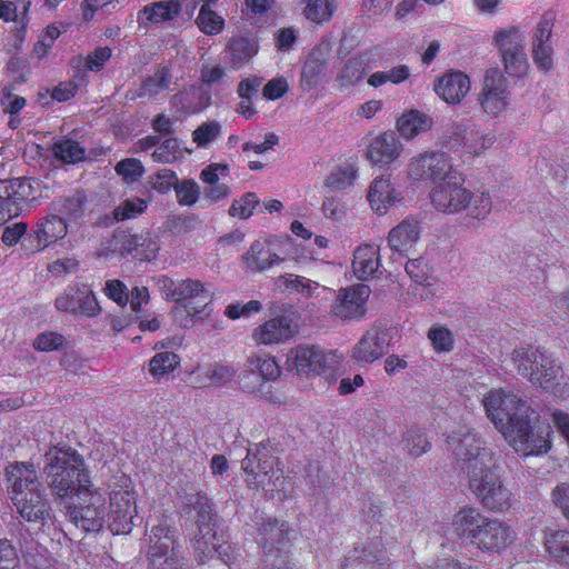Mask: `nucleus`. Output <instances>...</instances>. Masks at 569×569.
<instances>
[{"label":"nucleus","instance_id":"1","mask_svg":"<svg viewBox=\"0 0 569 569\" xmlns=\"http://www.w3.org/2000/svg\"><path fill=\"white\" fill-rule=\"evenodd\" d=\"M482 405L487 417L509 445L523 456H540L551 448L552 428L536 409L520 397L503 389H490Z\"/></svg>","mask_w":569,"mask_h":569},{"label":"nucleus","instance_id":"2","mask_svg":"<svg viewBox=\"0 0 569 569\" xmlns=\"http://www.w3.org/2000/svg\"><path fill=\"white\" fill-rule=\"evenodd\" d=\"M447 443L456 459L462 461L461 468L467 470L469 488L476 493L482 507L493 511L509 509L512 493L502 485L500 476L492 470L495 459L482 447L480 438L468 431L462 438L448 436Z\"/></svg>","mask_w":569,"mask_h":569},{"label":"nucleus","instance_id":"3","mask_svg":"<svg viewBox=\"0 0 569 569\" xmlns=\"http://www.w3.org/2000/svg\"><path fill=\"white\" fill-rule=\"evenodd\" d=\"M8 498L24 522L43 528L51 522L52 508L41 477L29 461H12L4 469Z\"/></svg>","mask_w":569,"mask_h":569},{"label":"nucleus","instance_id":"4","mask_svg":"<svg viewBox=\"0 0 569 569\" xmlns=\"http://www.w3.org/2000/svg\"><path fill=\"white\" fill-rule=\"evenodd\" d=\"M180 515L184 519L192 520L197 527L192 547L199 563H206L214 556H218L220 561L228 566L236 561L232 546L216 530L217 513L207 492L202 490L188 491L182 497Z\"/></svg>","mask_w":569,"mask_h":569},{"label":"nucleus","instance_id":"5","mask_svg":"<svg viewBox=\"0 0 569 569\" xmlns=\"http://www.w3.org/2000/svg\"><path fill=\"white\" fill-rule=\"evenodd\" d=\"M451 526L458 537L483 552H501L517 539L515 529L497 518L485 516L477 508L465 506L456 511Z\"/></svg>","mask_w":569,"mask_h":569},{"label":"nucleus","instance_id":"6","mask_svg":"<svg viewBox=\"0 0 569 569\" xmlns=\"http://www.w3.org/2000/svg\"><path fill=\"white\" fill-rule=\"evenodd\" d=\"M46 462L47 483L56 498H72L90 489L84 459L71 447L53 446L46 453Z\"/></svg>","mask_w":569,"mask_h":569},{"label":"nucleus","instance_id":"7","mask_svg":"<svg viewBox=\"0 0 569 569\" xmlns=\"http://www.w3.org/2000/svg\"><path fill=\"white\" fill-rule=\"evenodd\" d=\"M279 458L269 450V441L254 445L242 460V469L250 489L263 488L270 496L284 500L295 489L290 477L284 476Z\"/></svg>","mask_w":569,"mask_h":569},{"label":"nucleus","instance_id":"8","mask_svg":"<svg viewBox=\"0 0 569 569\" xmlns=\"http://www.w3.org/2000/svg\"><path fill=\"white\" fill-rule=\"evenodd\" d=\"M430 201L437 211L443 213H458L468 209L472 219H485L491 210V199L482 192L473 196L465 187V177L461 172L449 176L443 182L433 184L430 191Z\"/></svg>","mask_w":569,"mask_h":569},{"label":"nucleus","instance_id":"9","mask_svg":"<svg viewBox=\"0 0 569 569\" xmlns=\"http://www.w3.org/2000/svg\"><path fill=\"white\" fill-rule=\"evenodd\" d=\"M518 371L540 389L550 391L561 398L569 390V383L563 381L562 368L551 355L540 348H521L513 352Z\"/></svg>","mask_w":569,"mask_h":569},{"label":"nucleus","instance_id":"10","mask_svg":"<svg viewBox=\"0 0 569 569\" xmlns=\"http://www.w3.org/2000/svg\"><path fill=\"white\" fill-rule=\"evenodd\" d=\"M137 491L132 478L126 473L111 476L108 483L107 528L113 535H128L138 516Z\"/></svg>","mask_w":569,"mask_h":569},{"label":"nucleus","instance_id":"11","mask_svg":"<svg viewBox=\"0 0 569 569\" xmlns=\"http://www.w3.org/2000/svg\"><path fill=\"white\" fill-rule=\"evenodd\" d=\"M360 522L365 533L383 532V525L380 521L381 508L372 497L361 500ZM390 560L383 553L381 536L373 537L371 542L362 547L361 555L358 556V566L362 569H389Z\"/></svg>","mask_w":569,"mask_h":569},{"label":"nucleus","instance_id":"12","mask_svg":"<svg viewBox=\"0 0 569 569\" xmlns=\"http://www.w3.org/2000/svg\"><path fill=\"white\" fill-rule=\"evenodd\" d=\"M258 543L271 562V569H296L289 560L288 553L291 542L289 528L277 519L261 525L258 531Z\"/></svg>","mask_w":569,"mask_h":569},{"label":"nucleus","instance_id":"13","mask_svg":"<svg viewBox=\"0 0 569 569\" xmlns=\"http://www.w3.org/2000/svg\"><path fill=\"white\" fill-rule=\"evenodd\" d=\"M79 503L67 508L69 520L87 532H98L107 525L104 497L101 491L88 489L78 495Z\"/></svg>","mask_w":569,"mask_h":569},{"label":"nucleus","instance_id":"14","mask_svg":"<svg viewBox=\"0 0 569 569\" xmlns=\"http://www.w3.org/2000/svg\"><path fill=\"white\" fill-rule=\"evenodd\" d=\"M280 376L281 367L273 356H250L238 383L241 390L268 399L270 390H264L266 385L277 381Z\"/></svg>","mask_w":569,"mask_h":569},{"label":"nucleus","instance_id":"15","mask_svg":"<svg viewBox=\"0 0 569 569\" xmlns=\"http://www.w3.org/2000/svg\"><path fill=\"white\" fill-rule=\"evenodd\" d=\"M336 353L323 352L313 345H299L290 349L287 356V367L299 375H332L336 367Z\"/></svg>","mask_w":569,"mask_h":569},{"label":"nucleus","instance_id":"16","mask_svg":"<svg viewBox=\"0 0 569 569\" xmlns=\"http://www.w3.org/2000/svg\"><path fill=\"white\" fill-rule=\"evenodd\" d=\"M452 168L449 156L443 151H426L412 158L408 166V174L413 181L431 180L436 186L459 173Z\"/></svg>","mask_w":569,"mask_h":569},{"label":"nucleus","instance_id":"17","mask_svg":"<svg viewBox=\"0 0 569 569\" xmlns=\"http://www.w3.org/2000/svg\"><path fill=\"white\" fill-rule=\"evenodd\" d=\"M495 44L501 53L508 76L520 78L526 74L528 61L523 52V39L518 28L511 27L495 33Z\"/></svg>","mask_w":569,"mask_h":569},{"label":"nucleus","instance_id":"18","mask_svg":"<svg viewBox=\"0 0 569 569\" xmlns=\"http://www.w3.org/2000/svg\"><path fill=\"white\" fill-rule=\"evenodd\" d=\"M54 307L59 311L83 318H96L102 311L94 291L84 283H76L67 287L64 291L56 298Z\"/></svg>","mask_w":569,"mask_h":569},{"label":"nucleus","instance_id":"19","mask_svg":"<svg viewBox=\"0 0 569 569\" xmlns=\"http://www.w3.org/2000/svg\"><path fill=\"white\" fill-rule=\"evenodd\" d=\"M173 552H181L177 528L168 515H161L147 536V561L170 557Z\"/></svg>","mask_w":569,"mask_h":569},{"label":"nucleus","instance_id":"20","mask_svg":"<svg viewBox=\"0 0 569 569\" xmlns=\"http://www.w3.org/2000/svg\"><path fill=\"white\" fill-rule=\"evenodd\" d=\"M33 199L28 179L0 180V213L6 217V221L16 217L20 207Z\"/></svg>","mask_w":569,"mask_h":569},{"label":"nucleus","instance_id":"21","mask_svg":"<svg viewBox=\"0 0 569 569\" xmlns=\"http://www.w3.org/2000/svg\"><path fill=\"white\" fill-rule=\"evenodd\" d=\"M480 103L483 111L493 117L500 114L506 109L508 91L506 81L498 69H488L486 71Z\"/></svg>","mask_w":569,"mask_h":569},{"label":"nucleus","instance_id":"22","mask_svg":"<svg viewBox=\"0 0 569 569\" xmlns=\"http://www.w3.org/2000/svg\"><path fill=\"white\" fill-rule=\"evenodd\" d=\"M553 21L555 16L551 12L545 13L540 18L533 36V61L537 68L543 72H547L553 66V49L550 41Z\"/></svg>","mask_w":569,"mask_h":569},{"label":"nucleus","instance_id":"23","mask_svg":"<svg viewBox=\"0 0 569 569\" xmlns=\"http://www.w3.org/2000/svg\"><path fill=\"white\" fill-rule=\"evenodd\" d=\"M469 77L460 70H448L433 82V91L449 104H459L470 91Z\"/></svg>","mask_w":569,"mask_h":569},{"label":"nucleus","instance_id":"24","mask_svg":"<svg viewBox=\"0 0 569 569\" xmlns=\"http://www.w3.org/2000/svg\"><path fill=\"white\" fill-rule=\"evenodd\" d=\"M183 0H159L143 6L137 13L140 28L162 26L181 14Z\"/></svg>","mask_w":569,"mask_h":569},{"label":"nucleus","instance_id":"25","mask_svg":"<svg viewBox=\"0 0 569 569\" xmlns=\"http://www.w3.org/2000/svg\"><path fill=\"white\" fill-rule=\"evenodd\" d=\"M295 337L292 320L286 315L270 318L252 330L251 339L258 345H277Z\"/></svg>","mask_w":569,"mask_h":569},{"label":"nucleus","instance_id":"26","mask_svg":"<svg viewBox=\"0 0 569 569\" xmlns=\"http://www.w3.org/2000/svg\"><path fill=\"white\" fill-rule=\"evenodd\" d=\"M403 150L395 132L378 134L370 143L367 156L371 163L385 167L392 163Z\"/></svg>","mask_w":569,"mask_h":569},{"label":"nucleus","instance_id":"27","mask_svg":"<svg viewBox=\"0 0 569 569\" xmlns=\"http://www.w3.org/2000/svg\"><path fill=\"white\" fill-rule=\"evenodd\" d=\"M420 234L418 221L415 218H406L390 230L388 244L393 252L408 256Z\"/></svg>","mask_w":569,"mask_h":569},{"label":"nucleus","instance_id":"28","mask_svg":"<svg viewBox=\"0 0 569 569\" xmlns=\"http://www.w3.org/2000/svg\"><path fill=\"white\" fill-rule=\"evenodd\" d=\"M389 335L388 331L373 327L358 341V359L372 362L382 357L388 351Z\"/></svg>","mask_w":569,"mask_h":569},{"label":"nucleus","instance_id":"29","mask_svg":"<svg viewBox=\"0 0 569 569\" xmlns=\"http://www.w3.org/2000/svg\"><path fill=\"white\" fill-rule=\"evenodd\" d=\"M368 201L372 210L378 214L386 213L398 201L390 178L381 176L372 181L368 192Z\"/></svg>","mask_w":569,"mask_h":569},{"label":"nucleus","instance_id":"30","mask_svg":"<svg viewBox=\"0 0 569 569\" xmlns=\"http://www.w3.org/2000/svg\"><path fill=\"white\" fill-rule=\"evenodd\" d=\"M433 124L431 117L426 113L411 109L397 119V131L407 140L415 138L416 136L428 132Z\"/></svg>","mask_w":569,"mask_h":569},{"label":"nucleus","instance_id":"31","mask_svg":"<svg viewBox=\"0 0 569 569\" xmlns=\"http://www.w3.org/2000/svg\"><path fill=\"white\" fill-rule=\"evenodd\" d=\"M353 40L345 37L340 40L338 58L340 61V71L337 76V82L340 88H347L356 83V53L353 52Z\"/></svg>","mask_w":569,"mask_h":569},{"label":"nucleus","instance_id":"32","mask_svg":"<svg viewBox=\"0 0 569 569\" xmlns=\"http://www.w3.org/2000/svg\"><path fill=\"white\" fill-rule=\"evenodd\" d=\"M172 108L184 116L200 113L207 107L203 94L194 87L182 88L170 100Z\"/></svg>","mask_w":569,"mask_h":569},{"label":"nucleus","instance_id":"33","mask_svg":"<svg viewBox=\"0 0 569 569\" xmlns=\"http://www.w3.org/2000/svg\"><path fill=\"white\" fill-rule=\"evenodd\" d=\"M171 82V68L163 64L157 68L152 74L142 79L137 91V97L156 99L159 93L170 88Z\"/></svg>","mask_w":569,"mask_h":569},{"label":"nucleus","instance_id":"34","mask_svg":"<svg viewBox=\"0 0 569 569\" xmlns=\"http://www.w3.org/2000/svg\"><path fill=\"white\" fill-rule=\"evenodd\" d=\"M545 548L552 561L569 568V530H553L545 536Z\"/></svg>","mask_w":569,"mask_h":569},{"label":"nucleus","instance_id":"35","mask_svg":"<svg viewBox=\"0 0 569 569\" xmlns=\"http://www.w3.org/2000/svg\"><path fill=\"white\" fill-rule=\"evenodd\" d=\"M380 258L375 244L358 246V280L368 281L378 278Z\"/></svg>","mask_w":569,"mask_h":569},{"label":"nucleus","instance_id":"36","mask_svg":"<svg viewBox=\"0 0 569 569\" xmlns=\"http://www.w3.org/2000/svg\"><path fill=\"white\" fill-rule=\"evenodd\" d=\"M244 263L249 270H267L281 261L280 257L272 253L261 241H254L248 252L243 256Z\"/></svg>","mask_w":569,"mask_h":569},{"label":"nucleus","instance_id":"37","mask_svg":"<svg viewBox=\"0 0 569 569\" xmlns=\"http://www.w3.org/2000/svg\"><path fill=\"white\" fill-rule=\"evenodd\" d=\"M228 49L230 51V63L234 69H240L248 64L257 50H259L254 40L243 36L232 37Z\"/></svg>","mask_w":569,"mask_h":569},{"label":"nucleus","instance_id":"38","mask_svg":"<svg viewBox=\"0 0 569 569\" xmlns=\"http://www.w3.org/2000/svg\"><path fill=\"white\" fill-rule=\"evenodd\" d=\"M138 233H132L128 230H116L113 234L104 243L107 254L111 256H132L134 253V246L139 239Z\"/></svg>","mask_w":569,"mask_h":569},{"label":"nucleus","instance_id":"39","mask_svg":"<svg viewBox=\"0 0 569 569\" xmlns=\"http://www.w3.org/2000/svg\"><path fill=\"white\" fill-rule=\"evenodd\" d=\"M67 220L60 216L50 214L38 226L36 236L44 247L64 238L67 234Z\"/></svg>","mask_w":569,"mask_h":569},{"label":"nucleus","instance_id":"40","mask_svg":"<svg viewBox=\"0 0 569 569\" xmlns=\"http://www.w3.org/2000/svg\"><path fill=\"white\" fill-rule=\"evenodd\" d=\"M52 152L63 163L76 164L86 159V149L79 141L62 137L52 144Z\"/></svg>","mask_w":569,"mask_h":569},{"label":"nucleus","instance_id":"41","mask_svg":"<svg viewBox=\"0 0 569 569\" xmlns=\"http://www.w3.org/2000/svg\"><path fill=\"white\" fill-rule=\"evenodd\" d=\"M180 365V358L171 351H162L154 355L149 363V373L156 381L171 375Z\"/></svg>","mask_w":569,"mask_h":569},{"label":"nucleus","instance_id":"42","mask_svg":"<svg viewBox=\"0 0 569 569\" xmlns=\"http://www.w3.org/2000/svg\"><path fill=\"white\" fill-rule=\"evenodd\" d=\"M194 22L200 32L209 36L223 32L226 27L224 18L213 11L208 4L200 6Z\"/></svg>","mask_w":569,"mask_h":569},{"label":"nucleus","instance_id":"43","mask_svg":"<svg viewBox=\"0 0 569 569\" xmlns=\"http://www.w3.org/2000/svg\"><path fill=\"white\" fill-rule=\"evenodd\" d=\"M111 54L112 50L109 47H98L88 54H78L72 57L71 60H73V63H78V66L86 68L88 71L98 73L106 68Z\"/></svg>","mask_w":569,"mask_h":569},{"label":"nucleus","instance_id":"44","mask_svg":"<svg viewBox=\"0 0 569 569\" xmlns=\"http://www.w3.org/2000/svg\"><path fill=\"white\" fill-rule=\"evenodd\" d=\"M332 311L342 320H351L356 317V286L340 289Z\"/></svg>","mask_w":569,"mask_h":569},{"label":"nucleus","instance_id":"45","mask_svg":"<svg viewBox=\"0 0 569 569\" xmlns=\"http://www.w3.org/2000/svg\"><path fill=\"white\" fill-rule=\"evenodd\" d=\"M356 179V169L352 164L339 167L331 171L325 180V186L331 191H341L347 187L353 186Z\"/></svg>","mask_w":569,"mask_h":569},{"label":"nucleus","instance_id":"46","mask_svg":"<svg viewBox=\"0 0 569 569\" xmlns=\"http://www.w3.org/2000/svg\"><path fill=\"white\" fill-rule=\"evenodd\" d=\"M116 173L121 177L123 183L132 186L137 183L144 173V167L137 158H124L114 167Z\"/></svg>","mask_w":569,"mask_h":569},{"label":"nucleus","instance_id":"47","mask_svg":"<svg viewBox=\"0 0 569 569\" xmlns=\"http://www.w3.org/2000/svg\"><path fill=\"white\" fill-rule=\"evenodd\" d=\"M406 272L418 286L428 287L431 284L432 269L423 257L409 259L406 263Z\"/></svg>","mask_w":569,"mask_h":569},{"label":"nucleus","instance_id":"48","mask_svg":"<svg viewBox=\"0 0 569 569\" xmlns=\"http://www.w3.org/2000/svg\"><path fill=\"white\" fill-rule=\"evenodd\" d=\"M259 204L260 199L254 192H246L241 198L231 202L229 216L237 219H249Z\"/></svg>","mask_w":569,"mask_h":569},{"label":"nucleus","instance_id":"49","mask_svg":"<svg viewBox=\"0 0 569 569\" xmlns=\"http://www.w3.org/2000/svg\"><path fill=\"white\" fill-rule=\"evenodd\" d=\"M303 1L306 2V7L303 10L305 17L313 22L320 23L327 21L332 17L335 12L332 0Z\"/></svg>","mask_w":569,"mask_h":569},{"label":"nucleus","instance_id":"50","mask_svg":"<svg viewBox=\"0 0 569 569\" xmlns=\"http://www.w3.org/2000/svg\"><path fill=\"white\" fill-rule=\"evenodd\" d=\"M148 202L141 198L126 199L114 209L117 221H127V219H137L147 209Z\"/></svg>","mask_w":569,"mask_h":569},{"label":"nucleus","instance_id":"51","mask_svg":"<svg viewBox=\"0 0 569 569\" xmlns=\"http://www.w3.org/2000/svg\"><path fill=\"white\" fill-rule=\"evenodd\" d=\"M323 70H325L323 61H320V60H317L313 58H309L302 67L301 80H300L301 87L305 90H311L313 87H316L320 82Z\"/></svg>","mask_w":569,"mask_h":569},{"label":"nucleus","instance_id":"52","mask_svg":"<svg viewBox=\"0 0 569 569\" xmlns=\"http://www.w3.org/2000/svg\"><path fill=\"white\" fill-rule=\"evenodd\" d=\"M137 239L139 241L134 246L133 258L140 261L154 260L159 252L158 241L150 233H140L137 236Z\"/></svg>","mask_w":569,"mask_h":569},{"label":"nucleus","instance_id":"53","mask_svg":"<svg viewBox=\"0 0 569 569\" xmlns=\"http://www.w3.org/2000/svg\"><path fill=\"white\" fill-rule=\"evenodd\" d=\"M428 339L437 353L449 352L453 348L452 332L443 326H432L428 331Z\"/></svg>","mask_w":569,"mask_h":569},{"label":"nucleus","instance_id":"54","mask_svg":"<svg viewBox=\"0 0 569 569\" xmlns=\"http://www.w3.org/2000/svg\"><path fill=\"white\" fill-rule=\"evenodd\" d=\"M402 441H405L410 456L415 458L421 457L423 453L428 452L431 447V443L425 433L413 427L408 430L407 435L405 436V440Z\"/></svg>","mask_w":569,"mask_h":569},{"label":"nucleus","instance_id":"55","mask_svg":"<svg viewBox=\"0 0 569 569\" xmlns=\"http://www.w3.org/2000/svg\"><path fill=\"white\" fill-rule=\"evenodd\" d=\"M150 183L153 190L164 194L178 184V177L172 169H159L150 177Z\"/></svg>","mask_w":569,"mask_h":569},{"label":"nucleus","instance_id":"56","mask_svg":"<svg viewBox=\"0 0 569 569\" xmlns=\"http://www.w3.org/2000/svg\"><path fill=\"white\" fill-rule=\"evenodd\" d=\"M66 343V338L53 331H47L38 337L33 341V348L38 351L50 352L60 350Z\"/></svg>","mask_w":569,"mask_h":569},{"label":"nucleus","instance_id":"57","mask_svg":"<svg viewBox=\"0 0 569 569\" xmlns=\"http://www.w3.org/2000/svg\"><path fill=\"white\" fill-rule=\"evenodd\" d=\"M263 309V306L258 300H250L247 303H234L226 307L224 315L230 320H238L241 318H249L252 313H258Z\"/></svg>","mask_w":569,"mask_h":569},{"label":"nucleus","instance_id":"58","mask_svg":"<svg viewBox=\"0 0 569 569\" xmlns=\"http://www.w3.org/2000/svg\"><path fill=\"white\" fill-rule=\"evenodd\" d=\"M147 569H190V566L181 552H173L170 557L147 560Z\"/></svg>","mask_w":569,"mask_h":569},{"label":"nucleus","instance_id":"59","mask_svg":"<svg viewBox=\"0 0 569 569\" xmlns=\"http://www.w3.org/2000/svg\"><path fill=\"white\" fill-rule=\"evenodd\" d=\"M103 292L108 299L112 300L120 307H124L128 305L129 291L121 280H107L103 287Z\"/></svg>","mask_w":569,"mask_h":569},{"label":"nucleus","instance_id":"60","mask_svg":"<svg viewBox=\"0 0 569 569\" xmlns=\"http://www.w3.org/2000/svg\"><path fill=\"white\" fill-rule=\"evenodd\" d=\"M220 124L216 121H208L197 127L192 133V140L197 147H207L219 134Z\"/></svg>","mask_w":569,"mask_h":569},{"label":"nucleus","instance_id":"61","mask_svg":"<svg viewBox=\"0 0 569 569\" xmlns=\"http://www.w3.org/2000/svg\"><path fill=\"white\" fill-rule=\"evenodd\" d=\"M178 203L192 206L198 201L199 187L193 180H184L174 187Z\"/></svg>","mask_w":569,"mask_h":569},{"label":"nucleus","instance_id":"62","mask_svg":"<svg viewBox=\"0 0 569 569\" xmlns=\"http://www.w3.org/2000/svg\"><path fill=\"white\" fill-rule=\"evenodd\" d=\"M84 198L80 196L66 197L60 200V211L67 219H77L82 216Z\"/></svg>","mask_w":569,"mask_h":569},{"label":"nucleus","instance_id":"63","mask_svg":"<svg viewBox=\"0 0 569 569\" xmlns=\"http://www.w3.org/2000/svg\"><path fill=\"white\" fill-rule=\"evenodd\" d=\"M18 556L12 542L8 539L0 540V569H17Z\"/></svg>","mask_w":569,"mask_h":569},{"label":"nucleus","instance_id":"64","mask_svg":"<svg viewBox=\"0 0 569 569\" xmlns=\"http://www.w3.org/2000/svg\"><path fill=\"white\" fill-rule=\"evenodd\" d=\"M552 501L569 522V483H560L553 489Z\"/></svg>","mask_w":569,"mask_h":569}]
</instances>
